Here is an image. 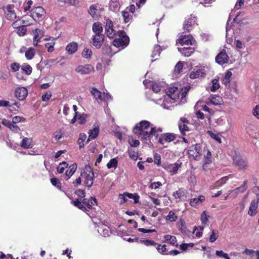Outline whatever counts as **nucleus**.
Listing matches in <instances>:
<instances>
[{
	"instance_id": "1",
	"label": "nucleus",
	"mask_w": 259,
	"mask_h": 259,
	"mask_svg": "<svg viewBox=\"0 0 259 259\" xmlns=\"http://www.w3.org/2000/svg\"><path fill=\"white\" fill-rule=\"evenodd\" d=\"M190 87L188 86L184 89H182L181 91L179 89L175 87L169 88L166 91L167 95L170 98V99L176 100L177 99L181 98V101L185 98L186 94L189 90Z\"/></svg>"
},
{
	"instance_id": "2",
	"label": "nucleus",
	"mask_w": 259,
	"mask_h": 259,
	"mask_svg": "<svg viewBox=\"0 0 259 259\" xmlns=\"http://www.w3.org/2000/svg\"><path fill=\"white\" fill-rule=\"evenodd\" d=\"M188 157L195 160H200L202 156V148L199 144H195L190 146L187 151Z\"/></svg>"
},
{
	"instance_id": "3",
	"label": "nucleus",
	"mask_w": 259,
	"mask_h": 259,
	"mask_svg": "<svg viewBox=\"0 0 259 259\" xmlns=\"http://www.w3.org/2000/svg\"><path fill=\"white\" fill-rule=\"evenodd\" d=\"M118 37L116 38L113 41V45L116 47H125L129 43L130 39L125 32L123 31H118L117 32Z\"/></svg>"
},
{
	"instance_id": "4",
	"label": "nucleus",
	"mask_w": 259,
	"mask_h": 259,
	"mask_svg": "<svg viewBox=\"0 0 259 259\" xmlns=\"http://www.w3.org/2000/svg\"><path fill=\"white\" fill-rule=\"evenodd\" d=\"M81 176H84V184L89 188L93 185L94 173L92 167L90 165H86L83 172L81 174Z\"/></svg>"
},
{
	"instance_id": "5",
	"label": "nucleus",
	"mask_w": 259,
	"mask_h": 259,
	"mask_svg": "<svg viewBox=\"0 0 259 259\" xmlns=\"http://www.w3.org/2000/svg\"><path fill=\"white\" fill-rule=\"evenodd\" d=\"M71 203L74 206L83 211L87 210V208L85 206L89 209H91L93 208L92 204L90 203V200L85 197L81 199V201H80L79 199H75L71 202Z\"/></svg>"
},
{
	"instance_id": "6",
	"label": "nucleus",
	"mask_w": 259,
	"mask_h": 259,
	"mask_svg": "<svg viewBox=\"0 0 259 259\" xmlns=\"http://www.w3.org/2000/svg\"><path fill=\"white\" fill-rule=\"evenodd\" d=\"M75 70L81 75H88L94 71V68L91 64L80 65L75 68Z\"/></svg>"
},
{
	"instance_id": "7",
	"label": "nucleus",
	"mask_w": 259,
	"mask_h": 259,
	"mask_svg": "<svg viewBox=\"0 0 259 259\" xmlns=\"http://www.w3.org/2000/svg\"><path fill=\"white\" fill-rule=\"evenodd\" d=\"M24 119L22 117L16 116L13 118L12 122L6 119H3L2 124L10 129H12V128H18V126H17L16 124Z\"/></svg>"
},
{
	"instance_id": "8",
	"label": "nucleus",
	"mask_w": 259,
	"mask_h": 259,
	"mask_svg": "<svg viewBox=\"0 0 259 259\" xmlns=\"http://www.w3.org/2000/svg\"><path fill=\"white\" fill-rule=\"evenodd\" d=\"M233 165L237 167L239 170H244L247 167V162L239 156L236 155L233 158Z\"/></svg>"
},
{
	"instance_id": "9",
	"label": "nucleus",
	"mask_w": 259,
	"mask_h": 259,
	"mask_svg": "<svg viewBox=\"0 0 259 259\" xmlns=\"http://www.w3.org/2000/svg\"><path fill=\"white\" fill-rule=\"evenodd\" d=\"M45 13V10L42 7H37L32 10L31 16L34 20H40L42 18Z\"/></svg>"
},
{
	"instance_id": "10",
	"label": "nucleus",
	"mask_w": 259,
	"mask_h": 259,
	"mask_svg": "<svg viewBox=\"0 0 259 259\" xmlns=\"http://www.w3.org/2000/svg\"><path fill=\"white\" fill-rule=\"evenodd\" d=\"M178 42L182 46L192 45L195 42V39L190 35H181L178 39Z\"/></svg>"
},
{
	"instance_id": "11",
	"label": "nucleus",
	"mask_w": 259,
	"mask_h": 259,
	"mask_svg": "<svg viewBox=\"0 0 259 259\" xmlns=\"http://www.w3.org/2000/svg\"><path fill=\"white\" fill-rule=\"evenodd\" d=\"M113 24L111 20L108 19L106 21L105 27V33L109 38H114L116 35V31L113 28Z\"/></svg>"
},
{
	"instance_id": "12",
	"label": "nucleus",
	"mask_w": 259,
	"mask_h": 259,
	"mask_svg": "<svg viewBox=\"0 0 259 259\" xmlns=\"http://www.w3.org/2000/svg\"><path fill=\"white\" fill-rule=\"evenodd\" d=\"M259 203V196L257 195L256 199H254L252 200L250 207L248 211V214L251 216H254L257 213V208L258 207Z\"/></svg>"
},
{
	"instance_id": "13",
	"label": "nucleus",
	"mask_w": 259,
	"mask_h": 259,
	"mask_svg": "<svg viewBox=\"0 0 259 259\" xmlns=\"http://www.w3.org/2000/svg\"><path fill=\"white\" fill-rule=\"evenodd\" d=\"M28 91L25 87H18L15 91V95L16 97L19 100H23L27 97Z\"/></svg>"
},
{
	"instance_id": "14",
	"label": "nucleus",
	"mask_w": 259,
	"mask_h": 259,
	"mask_svg": "<svg viewBox=\"0 0 259 259\" xmlns=\"http://www.w3.org/2000/svg\"><path fill=\"white\" fill-rule=\"evenodd\" d=\"M229 60V57L225 50L222 51L215 57L216 62L223 65L227 63Z\"/></svg>"
},
{
	"instance_id": "15",
	"label": "nucleus",
	"mask_w": 259,
	"mask_h": 259,
	"mask_svg": "<svg viewBox=\"0 0 259 259\" xmlns=\"http://www.w3.org/2000/svg\"><path fill=\"white\" fill-rule=\"evenodd\" d=\"M148 128H150V130H155V127H154L149 121L142 120L136 124L133 130H146Z\"/></svg>"
},
{
	"instance_id": "16",
	"label": "nucleus",
	"mask_w": 259,
	"mask_h": 259,
	"mask_svg": "<svg viewBox=\"0 0 259 259\" xmlns=\"http://www.w3.org/2000/svg\"><path fill=\"white\" fill-rule=\"evenodd\" d=\"M203 153L204 157L203 159L202 167L204 169L205 165L211 163V153L206 147L204 148Z\"/></svg>"
},
{
	"instance_id": "17",
	"label": "nucleus",
	"mask_w": 259,
	"mask_h": 259,
	"mask_svg": "<svg viewBox=\"0 0 259 259\" xmlns=\"http://www.w3.org/2000/svg\"><path fill=\"white\" fill-rule=\"evenodd\" d=\"M5 17L8 20L11 21L14 20L16 18L13 5H8L7 6L5 11Z\"/></svg>"
},
{
	"instance_id": "18",
	"label": "nucleus",
	"mask_w": 259,
	"mask_h": 259,
	"mask_svg": "<svg viewBox=\"0 0 259 259\" xmlns=\"http://www.w3.org/2000/svg\"><path fill=\"white\" fill-rule=\"evenodd\" d=\"M195 23V18L191 15V17L186 20L183 25V29L185 31L189 32L192 30L193 25Z\"/></svg>"
},
{
	"instance_id": "19",
	"label": "nucleus",
	"mask_w": 259,
	"mask_h": 259,
	"mask_svg": "<svg viewBox=\"0 0 259 259\" xmlns=\"http://www.w3.org/2000/svg\"><path fill=\"white\" fill-rule=\"evenodd\" d=\"M176 135L174 133H167L162 135L159 140V142L161 144H163V141L165 142H170L176 139Z\"/></svg>"
},
{
	"instance_id": "20",
	"label": "nucleus",
	"mask_w": 259,
	"mask_h": 259,
	"mask_svg": "<svg viewBox=\"0 0 259 259\" xmlns=\"http://www.w3.org/2000/svg\"><path fill=\"white\" fill-rule=\"evenodd\" d=\"M140 132H136V134H139L140 135L142 136V139L144 140L149 139V140L153 137V136H157L156 132L157 131H150L149 132L146 131H139Z\"/></svg>"
},
{
	"instance_id": "21",
	"label": "nucleus",
	"mask_w": 259,
	"mask_h": 259,
	"mask_svg": "<svg viewBox=\"0 0 259 259\" xmlns=\"http://www.w3.org/2000/svg\"><path fill=\"white\" fill-rule=\"evenodd\" d=\"M92 44L97 49H100L104 42V36H92Z\"/></svg>"
},
{
	"instance_id": "22",
	"label": "nucleus",
	"mask_w": 259,
	"mask_h": 259,
	"mask_svg": "<svg viewBox=\"0 0 259 259\" xmlns=\"http://www.w3.org/2000/svg\"><path fill=\"white\" fill-rule=\"evenodd\" d=\"M206 74V72L204 69H194L190 74V77L191 79L203 77Z\"/></svg>"
},
{
	"instance_id": "23",
	"label": "nucleus",
	"mask_w": 259,
	"mask_h": 259,
	"mask_svg": "<svg viewBox=\"0 0 259 259\" xmlns=\"http://www.w3.org/2000/svg\"><path fill=\"white\" fill-rule=\"evenodd\" d=\"M179 51L184 56L189 57L194 51V48L184 47L183 48H178Z\"/></svg>"
},
{
	"instance_id": "24",
	"label": "nucleus",
	"mask_w": 259,
	"mask_h": 259,
	"mask_svg": "<svg viewBox=\"0 0 259 259\" xmlns=\"http://www.w3.org/2000/svg\"><path fill=\"white\" fill-rule=\"evenodd\" d=\"M21 146L25 149L32 148L33 144L32 139L28 138H23L21 142Z\"/></svg>"
},
{
	"instance_id": "25",
	"label": "nucleus",
	"mask_w": 259,
	"mask_h": 259,
	"mask_svg": "<svg viewBox=\"0 0 259 259\" xmlns=\"http://www.w3.org/2000/svg\"><path fill=\"white\" fill-rule=\"evenodd\" d=\"M228 180V177H224L217 181L213 185L210 187V189L213 190L218 188L226 183Z\"/></svg>"
},
{
	"instance_id": "26",
	"label": "nucleus",
	"mask_w": 259,
	"mask_h": 259,
	"mask_svg": "<svg viewBox=\"0 0 259 259\" xmlns=\"http://www.w3.org/2000/svg\"><path fill=\"white\" fill-rule=\"evenodd\" d=\"M90 92L92 95L97 100H100L101 101H102L103 100H105V98H103V94H102V93L95 88H91Z\"/></svg>"
},
{
	"instance_id": "27",
	"label": "nucleus",
	"mask_w": 259,
	"mask_h": 259,
	"mask_svg": "<svg viewBox=\"0 0 259 259\" xmlns=\"http://www.w3.org/2000/svg\"><path fill=\"white\" fill-rule=\"evenodd\" d=\"M205 200L203 195H200L198 198H192L190 201V205L192 207H196L197 204L201 203Z\"/></svg>"
},
{
	"instance_id": "28",
	"label": "nucleus",
	"mask_w": 259,
	"mask_h": 259,
	"mask_svg": "<svg viewBox=\"0 0 259 259\" xmlns=\"http://www.w3.org/2000/svg\"><path fill=\"white\" fill-rule=\"evenodd\" d=\"M164 242H168L172 246L176 247L178 246V244H177V240L175 236L170 235H166L164 236Z\"/></svg>"
},
{
	"instance_id": "29",
	"label": "nucleus",
	"mask_w": 259,
	"mask_h": 259,
	"mask_svg": "<svg viewBox=\"0 0 259 259\" xmlns=\"http://www.w3.org/2000/svg\"><path fill=\"white\" fill-rule=\"evenodd\" d=\"M76 169L77 164L75 163L72 164L68 167L65 172V175L67 177L66 180H68L74 174Z\"/></svg>"
},
{
	"instance_id": "30",
	"label": "nucleus",
	"mask_w": 259,
	"mask_h": 259,
	"mask_svg": "<svg viewBox=\"0 0 259 259\" xmlns=\"http://www.w3.org/2000/svg\"><path fill=\"white\" fill-rule=\"evenodd\" d=\"M77 47L78 45L76 42H71L67 45L66 50L69 54H73L77 51Z\"/></svg>"
},
{
	"instance_id": "31",
	"label": "nucleus",
	"mask_w": 259,
	"mask_h": 259,
	"mask_svg": "<svg viewBox=\"0 0 259 259\" xmlns=\"http://www.w3.org/2000/svg\"><path fill=\"white\" fill-rule=\"evenodd\" d=\"M189 123V122L186 118H181L178 123L179 130H189V127L188 126Z\"/></svg>"
},
{
	"instance_id": "32",
	"label": "nucleus",
	"mask_w": 259,
	"mask_h": 259,
	"mask_svg": "<svg viewBox=\"0 0 259 259\" xmlns=\"http://www.w3.org/2000/svg\"><path fill=\"white\" fill-rule=\"evenodd\" d=\"M181 164L182 163H178L177 162H175L169 166V171L171 174V175H175L177 173L179 168L181 166Z\"/></svg>"
},
{
	"instance_id": "33",
	"label": "nucleus",
	"mask_w": 259,
	"mask_h": 259,
	"mask_svg": "<svg viewBox=\"0 0 259 259\" xmlns=\"http://www.w3.org/2000/svg\"><path fill=\"white\" fill-rule=\"evenodd\" d=\"M232 75V73L230 71H228L226 73L225 77L222 80V83L225 84L226 87H229Z\"/></svg>"
},
{
	"instance_id": "34",
	"label": "nucleus",
	"mask_w": 259,
	"mask_h": 259,
	"mask_svg": "<svg viewBox=\"0 0 259 259\" xmlns=\"http://www.w3.org/2000/svg\"><path fill=\"white\" fill-rule=\"evenodd\" d=\"M87 139V136L83 133H81L79 135V137L77 140V144L79 145V149L83 148L84 146V142Z\"/></svg>"
},
{
	"instance_id": "35",
	"label": "nucleus",
	"mask_w": 259,
	"mask_h": 259,
	"mask_svg": "<svg viewBox=\"0 0 259 259\" xmlns=\"http://www.w3.org/2000/svg\"><path fill=\"white\" fill-rule=\"evenodd\" d=\"M178 227L179 230L183 233H186L188 231L186 226V223L184 220H180L178 223Z\"/></svg>"
},
{
	"instance_id": "36",
	"label": "nucleus",
	"mask_w": 259,
	"mask_h": 259,
	"mask_svg": "<svg viewBox=\"0 0 259 259\" xmlns=\"http://www.w3.org/2000/svg\"><path fill=\"white\" fill-rule=\"evenodd\" d=\"M207 133L209 135L216 141H217L219 143H222L221 141V137L222 135L220 133H214L211 131H207Z\"/></svg>"
},
{
	"instance_id": "37",
	"label": "nucleus",
	"mask_w": 259,
	"mask_h": 259,
	"mask_svg": "<svg viewBox=\"0 0 259 259\" xmlns=\"http://www.w3.org/2000/svg\"><path fill=\"white\" fill-rule=\"evenodd\" d=\"M35 54V51L34 49L31 47V48H29L28 50L26 51L25 56L26 58H27V59L31 60L33 58Z\"/></svg>"
},
{
	"instance_id": "38",
	"label": "nucleus",
	"mask_w": 259,
	"mask_h": 259,
	"mask_svg": "<svg viewBox=\"0 0 259 259\" xmlns=\"http://www.w3.org/2000/svg\"><path fill=\"white\" fill-rule=\"evenodd\" d=\"M247 180L244 181V182H243V185L242 186H241L240 187H237L236 189H234L233 190H232L231 191V193H235V197H236L237 196V193L238 191H240L242 192H244L246 190V185L247 184Z\"/></svg>"
},
{
	"instance_id": "39",
	"label": "nucleus",
	"mask_w": 259,
	"mask_h": 259,
	"mask_svg": "<svg viewBox=\"0 0 259 259\" xmlns=\"http://www.w3.org/2000/svg\"><path fill=\"white\" fill-rule=\"evenodd\" d=\"M130 157L133 159L136 160L138 157V153L132 147L128 148L127 150Z\"/></svg>"
},
{
	"instance_id": "40",
	"label": "nucleus",
	"mask_w": 259,
	"mask_h": 259,
	"mask_svg": "<svg viewBox=\"0 0 259 259\" xmlns=\"http://www.w3.org/2000/svg\"><path fill=\"white\" fill-rule=\"evenodd\" d=\"M98 232L104 237L109 236L110 233L109 228H106L103 226L100 227V230H98Z\"/></svg>"
},
{
	"instance_id": "41",
	"label": "nucleus",
	"mask_w": 259,
	"mask_h": 259,
	"mask_svg": "<svg viewBox=\"0 0 259 259\" xmlns=\"http://www.w3.org/2000/svg\"><path fill=\"white\" fill-rule=\"evenodd\" d=\"M118 160L116 158H112L107 164V167L108 168H116L117 166Z\"/></svg>"
},
{
	"instance_id": "42",
	"label": "nucleus",
	"mask_w": 259,
	"mask_h": 259,
	"mask_svg": "<svg viewBox=\"0 0 259 259\" xmlns=\"http://www.w3.org/2000/svg\"><path fill=\"white\" fill-rule=\"evenodd\" d=\"M68 164L65 161L60 162L59 165L57 167V170L59 174L63 172L64 169L67 167Z\"/></svg>"
},
{
	"instance_id": "43",
	"label": "nucleus",
	"mask_w": 259,
	"mask_h": 259,
	"mask_svg": "<svg viewBox=\"0 0 259 259\" xmlns=\"http://www.w3.org/2000/svg\"><path fill=\"white\" fill-rule=\"evenodd\" d=\"M92 30L93 32L103 31V28L101 23L97 22L93 24Z\"/></svg>"
},
{
	"instance_id": "44",
	"label": "nucleus",
	"mask_w": 259,
	"mask_h": 259,
	"mask_svg": "<svg viewBox=\"0 0 259 259\" xmlns=\"http://www.w3.org/2000/svg\"><path fill=\"white\" fill-rule=\"evenodd\" d=\"M22 70L27 75H29L32 72V67L28 64H23L21 67Z\"/></svg>"
},
{
	"instance_id": "45",
	"label": "nucleus",
	"mask_w": 259,
	"mask_h": 259,
	"mask_svg": "<svg viewBox=\"0 0 259 259\" xmlns=\"http://www.w3.org/2000/svg\"><path fill=\"white\" fill-rule=\"evenodd\" d=\"M92 55V52L91 49H89L87 48H85L83 51L82 52L81 55L82 56L86 59H88L91 58Z\"/></svg>"
},
{
	"instance_id": "46",
	"label": "nucleus",
	"mask_w": 259,
	"mask_h": 259,
	"mask_svg": "<svg viewBox=\"0 0 259 259\" xmlns=\"http://www.w3.org/2000/svg\"><path fill=\"white\" fill-rule=\"evenodd\" d=\"M125 195L128 198L133 199L134 200L135 203H137L139 202L140 197L137 194H132L128 192H125Z\"/></svg>"
},
{
	"instance_id": "47",
	"label": "nucleus",
	"mask_w": 259,
	"mask_h": 259,
	"mask_svg": "<svg viewBox=\"0 0 259 259\" xmlns=\"http://www.w3.org/2000/svg\"><path fill=\"white\" fill-rule=\"evenodd\" d=\"M156 249L158 252L162 254H165L166 252L167 251L166 246V245H161L157 244Z\"/></svg>"
},
{
	"instance_id": "48",
	"label": "nucleus",
	"mask_w": 259,
	"mask_h": 259,
	"mask_svg": "<svg viewBox=\"0 0 259 259\" xmlns=\"http://www.w3.org/2000/svg\"><path fill=\"white\" fill-rule=\"evenodd\" d=\"M218 231L215 230H212L211 234L210 236L209 241L212 243L214 242L218 238Z\"/></svg>"
},
{
	"instance_id": "49",
	"label": "nucleus",
	"mask_w": 259,
	"mask_h": 259,
	"mask_svg": "<svg viewBox=\"0 0 259 259\" xmlns=\"http://www.w3.org/2000/svg\"><path fill=\"white\" fill-rule=\"evenodd\" d=\"M91 133L89 136V137L86 141V143H88L91 140L95 139L99 134V131H90Z\"/></svg>"
},
{
	"instance_id": "50",
	"label": "nucleus",
	"mask_w": 259,
	"mask_h": 259,
	"mask_svg": "<svg viewBox=\"0 0 259 259\" xmlns=\"http://www.w3.org/2000/svg\"><path fill=\"white\" fill-rule=\"evenodd\" d=\"M178 219L177 215L172 211H170L168 214L166 216V220L170 222H175Z\"/></svg>"
},
{
	"instance_id": "51",
	"label": "nucleus",
	"mask_w": 259,
	"mask_h": 259,
	"mask_svg": "<svg viewBox=\"0 0 259 259\" xmlns=\"http://www.w3.org/2000/svg\"><path fill=\"white\" fill-rule=\"evenodd\" d=\"M160 51H161V49H160V46H155L154 48V50L153 51V52L151 54V57L153 58H154L155 57L159 56L160 54Z\"/></svg>"
},
{
	"instance_id": "52",
	"label": "nucleus",
	"mask_w": 259,
	"mask_h": 259,
	"mask_svg": "<svg viewBox=\"0 0 259 259\" xmlns=\"http://www.w3.org/2000/svg\"><path fill=\"white\" fill-rule=\"evenodd\" d=\"M218 79H214L212 80V85L210 88L211 92H215L220 87L219 83H218Z\"/></svg>"
},
{
	"instance_id": "53",
	"label": "nucleus",
	"mask_w": 259,
	"mask_h": 259,
	"mask_svg": "<svg viewBox=\"0 0 259 259\" xmlns=\"http://www.w3.org/2000/svg\"><path fill=\"white\" fill-rule=\"evenodd\" d=\"M185 195V192L181 189L173 193V196L176 199H180Z\"/></svg>"
},
{
	"instance_id": "54",
	"label": "nucleus",
	"mask_w": 259,
	"mask_h": 259,
	"mask_svg": "<svg viewBox=\"0 0 259 259\" xmlns=\"http://www.w3.org/2000/svg\"><path fill=\"white\" fill-rule=\"evenodd\" d=\"M33 37V38H34V41H38L42 36L43 31L41 30L36 29H35Z\"/></svg>"
},
{
	"instance_id": "55",
	"label": "nucleus",
	"mask_w": 259,
	"mask_h": 259,
	"mask_svg": "<svg viewBox=\"0 0 259 259\" xmlns=\"http://www.w3.org/2000/svg\"><path fill=\"white\" fill-rule=\"evenodd\" d=\"M74 194L78 196V199H80V200L84 198L85 196V193L84 190L80 189L75 190Z\"/></svg>"
},
{
	"instance_id": "56",
	"label": "nucleus",
	"mask_w": 259,
	"mask_h": 259,
	"mask_svg": "<svg viewBox=\"0 0 259 259\" xmlns=\"http://www.w3.org/2000/svg\"><path fill=\"white\" fill-rule=\"evenodd\" d=\"M122 16L124 19V22L126 23L130 22L132 18V16L130 15L128 12L126 11L122 12Z\"/></svg>"
},
{
	"instance_id": "57",
	"label": "nucleus",
	"mask_w": 259,
	"mask_h": 259,
	"mask_svg": "<svg viewBox=\"0 0 259 259\" xmlns=\"http://www.w3.org/2000/svg\"><path fill=\"white\" fill-rule=\"evenodd\" d=\"M140 242L147 246L150 245L156 246L157 245V243L154 241L149 239L141 240H140Z\"/></svg>"
},
{
	"instance_id": "58",
	"label": "nucleus",
	"mask_w": 259,
	"mask_h": 259,
	"mask_svg": "<svg viewBox=\"0 0 259 259\" xmlns=\"http://www.w3.org/2000/svg\"><path fill=\"white\" fill-rule=\"evenodd\" d=\"M183 63L181 62H179L175 66L174 71L175 73L179 74L180 73L182 69H183Z\"/></svg>"
},
{
	"instance_id": "59",
	"label": "nucleus",
	"mask_w": 259,
	"mask_h": 259,
	"mask_svg": "<svg viewBox=\"0 0 259 259\" xmlns=\"http://www.w3.org/2000/svg\"><path fill=\"white\" fill-rule=\"evenodd\" d=\"M215 254L221 257H223L225 259H230L228 254L226 253H224L222 250H217L215 251Z\"/></svg>"
},
{
	"instance_id": "60",
	"label": "nucleus",
	"mask_w": 259,
	"mask_h": 259,
	"mask_svg": "<svg viewBox=\"0 0 259 259\" xmlns=\"http://www.w3.org/2000/svg\"><path fill=\"white\" fill-rule=\"evenodd\" d=\"M97 10V7L93 5L90 7L89 13L93 17H95L96 16Z\"/></svg>"
},
{
	"instance_id": "61",
	"label": "nucleus",
	"mask_w": 259,
	"mask_h": 259,
	"mask_svg": "<svg viewBox=\"0 0 259 259\" xmlns=\"http://www.w3.org/2000/svg\"><path fill=\"white\" fill-rule=\"evenodd\" d=\"M87 115L83 114L82 115L77 114V121L80 124H84L86 121Z\"/></svg>"
},
{
	"instance_id": "62",
	"label": "nucleus",
	"mask_w": 259,
	"mask_h": 259,
	"mask_svg": "<svg viewBox=\"0 0 259 259\" xmlns=\"http://www.w3.org/2000/svg\"><path fill=\"white\" fill-rule=\"evenodd\" d=\"M201 221L202 224H206L208 221V217L206 214V212L204 211L201 215Z\"/></svg>"
},
{
	"instance_id": "63",
	"label": "nucleus",
	"mask_w": 259,
	"mask_h": 259,
	"mask_svg": "<svg viewBox=\"0 0 259 259\" xmlns=\"http://www.w3.org/2000/svg\"><path fill=\"white\" fill-rule=\"evenodd\" d=\"M128 143L131 147H138L140 145V142L138 140H135L133 139H130L128 140Z\"/></svg>"
},
{
	"instance_id": "64",
	"label": "nucleus",
	"mask_w": 259,
	"mask_h": 259,
	"mask_svg": "<svg viewBox=\"0 0 259 259\" xmlns=\"http://www.w3.org/2000/svg\"><path fill=\"white\" fill-rule=\"evenodd\" d=\"M252 114L255 117L259 119V105H257L253 108Z\"/></svg>"
}]
</instances>
